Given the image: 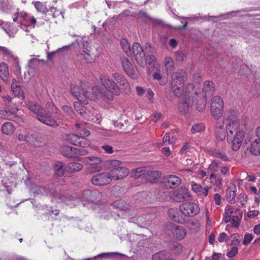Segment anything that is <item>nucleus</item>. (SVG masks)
Returning <instances> with one entry per match:
<instances>
[{
  "label": "nucleus",
  "instance_id": "nucleus-63",
  "mask_svg": "<svg viewBox=\"0 0 260 260\" xmlns=\"http://www.w3.org/2000/svg\"><path fill=\"white\" fill-rule=\"evenodd\" d=\"M259 214V211L256 210H253L250 211L248 212L247 216L249 218H252L254 217L255 216L258 215Z\"/></svg>",
  "mask_w": 260,
  "mask_h": 260
},
{
  "label": "nucleus",
  "instance_id": "nucleus-49",
  "mask_svg": "<svg viewBox=\"0 0 260 260\" xmlns=\"http://www.w3.org/2000/svg\"><path fill=\"white\" fill-rule=\"evenodd\" d=\"M241 236H239L238 234H234L231 236L230 238L231 240V244L233 245H237L240 243V240L239 239V238H240Z\"/></svg>",
  "mask_w": 260,
  "mask_h": 260
},
{
  "label": "nucleus",
  "instance_id": "nucleus-62",
  "mask_svg": "<svg viewBox=\"0 0 260 260\" xmlns=\"http://www.w3.org/2000/svg\"><path fill=\"white\" fill-rule=\"evenodd\" d=\"M62 110L68 115H71L73 113V109L68 106H63L62 108Z\"/></svg>",
  "mask_w": 260,
  "mask_h": 260
},
{
  "label": "nucleus",
  "instance_id": "nucleus-46",
  "mask_svg": "<svg viewBox=\"0 0 260 260\" xmlns=\"http://www.w3.org/2000/svg\"><path fill=\"white\" fill-rule=\"evenodd\" d=\"M112 77L117 82V84L118 83L119 85L121 84L123 81H125L126 79L121 74L118 73H114L112 74Z\"/></svg>",
  "mask_w": 260,
  "mask_h": 260
},
{
  "label": "nucleus",
  "instance_id": "nucleus-27",
  "mask_svg": "<svg viewBox=\"0 0 260 260\" xmlns=\"http://www.w3.org/2000/svg\"><path fill=\"white\" fill-rule=\"evenodd\" d=\"M214 89V84L212 81H206L204 82L203 90L205 94H212Z\"/></svg>",
  "mask_w": 260,
  "mask_h": 260
},
{
  "label": "nucleus",
  "instance_id": "nucleus-20",
  "mask_svg": "<svg viewBox=\"0 0 260 260\" xmlns=\"http://www.w3.org/2000/svg\"><path fill=\"white\" fill-rule=\"evenodd\" d=\"M82 169V164L77 162H70L64 168L66 172L72 173L79 172Z\"/></svg>",
  "mask_w": 260,
  "mask_h": 260
},
{
  "label": "nucleus",
  "instance_id": "nucleus-3",
  "mask_svg": "<svg viewBox=\"0 0 260 260\" xmlns=\"http://www.w3.org/2000/svg\"><path fill=\"white\" fill-rule=\"evenodd\" d=\"M27 107L29 110L37 115L38 119L42 123L52 126L57 127L58 124L57 122L51 118V115L44 108L36 103L29 102Z\"/></svg>",
  "mask_w": 260,
  "mask_h": 260
},
{
  "label": "nucleus",
  "instance_id": "nucleus-51",
  "mask_svg": "<svg viewBox=\"0 0 260 260\" xmlns=\"http://www.w3.org/2000/svg\"><path fill=\"white\" fill-rule=\"evenodd\" d=\"M74 151H75V157H76L78 155H85L88 153V151H87V150H86L83 148H75Z\"/></svg>",
  "mask_w": 260,
  "mask_h": 260
},
{
  "label": "nucleus",
  "instance_id": "nucleus-64",
  "mask_svg": "<svg viewBox=\"0 0 260 260\" xmlns=\"http://www.w3.org/2000/svg\"><path fill=\"white\" fill-rule=\"evenodd\" d=\"M184 57V54L182 51H177L176 52V57L178 61H182Z\"/></svg>",
  "mask_w": 260,
  "mask_h": 260
},
{
  "label": "nucleus",
  "instance_id": "nucleus-61",
  "mask_svg": "<svg viewBox=\"0 0 260 260\" xmlns=\"http://www.w3.org/2000/svg\"><path fill=\"white\" fill-rule=\"evenodd\" d=\"M215 155L218 158H221L224 161H228L229 157L224 154L220 152H217L215 153Z\"/></svg>",
  "mask_w": 260,
  "mask_h": 260
},
{
  "label": "nucleus",
  "instance_id": "nucleus-23",
  "mask_svg": "<svg viewBox=\"0 0 260 260\" xmlns=\"http://www.w3.org/2000/svg\"><path fill=\"white\" fill-rule=\"evenodd\" d=\"M173 235L178 240L183 239L186 235L185 229L182 226L176 225L173 229Z\"/></svg>",
  "mask_w": 260,
  "mask_h": 260
},
{
  "label": "nucleus",
  "instance_id": "nucleus-25",
  "mask_svg": "<svg viewBox=\"0 0 260 260\" xmlns=\"http://www.w3.org/2000/svg\"><path fill=\"white\" fill-rule=\"evenodd\" d=\"M148 168L145 167L138 168L132 171L131 176L135 178L139 177L144 178L147 173Z\"/></svg>",
  "mask_w": 260,
  "mask_h": 260
},
{
  "label": "nucleus",
  "instance_id": "nucleus-35",
  "mask_svg": "<svg viewBox=\"0 0 260 260\" xmlns=\"http://www.w3.org/2000/svg\"><path fill=\"white\" fill-rule=\"evenodd\" d=\"M85 162L89 165H99L102 163V159L101 157L91 156L86 157Z\"/></svg>",
  "mask_w": 260,
  "mask_h": 260
},
{
  "label": "nucleus",
  "instance_id": "nucleus-57",
  "mask_svg": "<svg viewBox=\"0 0 260 260\" xmlns=\"http://www.w3.org/2000/svg\"><path fill=\"white\" fill-rule=\"evenodd\" d=\"M121 164L122 161L118 160L112 159L109 161V165L113 167L114 168L121 167Z\"/></svg>",
  "mask_w": 260,
  "mask_h": 260
},
{
  "label": "nucleus",
  "instance_id": "nucleus-21",
  "mask_svg": "<svg viewBox=\"0 0 260 260\" xmlns=\"http://www.w3.org/2000/svg\"><path fill=\"white\" fill-rule=\"evenodd\" d=\"M161 173L158 171H150L148 168L145 178L149 182H154L160 176Z\"/></svg>",
  "mask_w": 260,
  "mask_h": 260
},
{
  "label": "nucleus",
  "instance_id": "nucleus-30",
  "mask_svg": "<svg viewBox=\"0 0 260 260\" xmlns=\"http://www.w3.org/2000/svg\"><path fill=\"white\" fill-rule=\"evenodd\" d=\"M250 151L254 155L260 154V139L259 138L251 143Z\"/></svg>",
  "mask_w": 260,
  "mask_h": 260
},
{
  "label": "nucleus",
  "instance_id": "nucleus-28",
  "mask_svg": "<svg viewBox=\"0 0 260 260\" xmlns=\"http://www.w3.org/2000/svg\"><path fill=\"white\" fill-rule=\"evenodd\" d=\"M170 254L166 251H160L152 256V260H172L170 258Z\"/></svg>",
  "mask_w": 260,
  "mask_h": 260
},
{
  "label": "nucleus",
  "instance_id": "nucleus-43",
  "mask_svg": "<svg viewBox=\"0 0 260 260\" xmlns=\"http://www.w3.org/2000/svg\"><path fill=\"white\" fill-rule=\"evenodd\" d=\"M205 128V125L203 123L194 124L191 127V132L192 134L200 133L203 131Z\"/></svg>",
  "mask_w": 260,
  "mask_h": 260
},
{
  "label": "nucleus",
  "instance_id": "nucleus-16",
  "mask_svg": "<svg viewBox=\"0 0 260 260\" xmlns=\"http://www.w3.org/2000/svg\"><path fill=\"white\" fill-rule=\"evenodd\" d=\"M18 111V109L17 108L11 109V111L4 110H0V118L20 122L21 121V118L19 116L15 115V113Z\"/></svg>",
  "mask_w": 260,
  "mask_h": 260
},
{
  "label": "nucleus",
  "instance_id": "nucleus-53",
  "mask_svg": "<svg viewBox=\"0 0 260 260\" xmlns=\"http://www.w3.org/2000/svg\"><path fill=\"white\" fill-rule=\"evenodd\" d=\"M236 196V191L230 190L228 194L229 202L231 204L235 202V197Z\"/></svg>",
  "mask_w": 260,
  "mask_h": 260
},
{
  "label": "nucleus",
  "instance_id": "nucleus-5",
  "mask_svg": "<svg viewBox=\"0 0 260 260\" xmlns=\"http://www.w3.org/2000/svg\"><path fill=\"white\" fill-rule=\"evenodd\" d=\"M226 130L228 142L232 143L231 147L234 151H238L240 149L244 139L245 135L244 132L242 131H237L234 136V131H235V129L233 130V129L231 128L230 129Z\"/></svg>",
  "mask_w": 260,
  "mask_h": 260
},
{
  "label": "nucleus",
  "instance_id": "nucleus-7",
  "mask_svg": "<svg viewBox=\"0 0 260 260\" xmlns=\"http://www.w3.org/2000/svg\"><path fill=\"white\" fill-rule=\"evenodd\" d=\"M179 211L185 216L192 217L200 212L199 205L193 202H185L179 206Z\"/></svg>",
  "mask_w": 260,
  "mask_h": 260
},
{
  "label": "nucleus",
  "instance_id": "nucleus-48",
  "mask_svg": "<svg viewBox=\"0 0 260 260\" xmlns=\"http://www.w3.org/2000/svg\"><path fill=\"white\" fill-rule=\"evenodd\" d=\"M101 148L105 153L108 154H112L114 152L113 147L107 144H104Z\"/></svg>",
  "mask_w": 260,
  "mask_h": 260
},
{
  "label": "nucleus",
  "instance_id": "nucleus-36",
  "mask_svg": "<svg viewBox=\"0 0 260 260\" xmlns=\"http://www.w3.org/2000/svg\"><path fill=\"white\" fill-rule=\"evenodd\" d=\"M75 126L77 128V133L81 136L87 137L89 136L90 132L88 130L85 129L84 126L82 124L77 123L75 124Z\"/></svg>",
  "mask_w": 260,
  "mask_h": 260
},
{
  "label": "nucleus",
  "instance_id": "nucleus-44",
  "mask_svg": "<svg viewBox=\"0 0 260 260\" xmlns=\"http://www.w3.org/2000/svg\"><path fill=\"white\" fill-rule=\"evenodd\" d=\"M153 78L159 81V83L161 85H165L168 82V79L166 77H162L160 73L155 72L153 75Z\"/></svg>",
  "mask_w": 260,
  "mask_h": 260
},
{
  "label": "nucleus",
  "instance_id": "nucleus-40",
  "mask_svg": "<svg viewBox=\"0 0 260 260\" xmlns=\"http://www.w3.org/2000/svg\"><path fill=\"white\" fill-rule=\"evenodd\" d=\"M164 64L167 71H171L174 67L173 59L169 56L166 57L164 60Z\"/></svg>",
  "mask_w": 260,
  "mask_h": 260
},
{
  "label": "nucleus",
  "instance_id": "nucleus-17",
  "mask_svg": "<svg viewBox=\"0 0 260 260\" xmlns=\"http://www.w3.org/2000/svg\"><path fill=\"white\" fill-rule=\"evenodd\" d=\"M190 196L187 188L185 187L179 188L175 192L174 199L178 202H182L185 200H188Z\"/></svg>",
  "mask_w": 260,
  "mask_h": 260
},
{
  "label": "nucleus",
  "instance_id": "nucleus-56",
  "mask_svg": "<svg viewBox=\"0 0 260 260\" xmlns=\"http://www.w3.org/2000/svg\"><path fill=\"white\" fill-rule=\"evenodd\" d=\"M253 237L251 234L246 233L244 236V238L243 241V244L244 245H248L252 240Z\"/></svg>",
  "mask_w": 260,
  "mask_h": 260
},
{
  "label": "nucleus",
  "instance_id": "nucleus-45",
  "mask_svg": "<svg viewBox=\"0 0 260 260\" xmlns=\"http://www.w3.org/2000/svg\"><path fill=\"white\" fill-rule=\"evenodd\" d=\"M113 206L116 209H119L121 210H124L127 209V207L125 205V203L123 200H119L115 201L113 203Z\"/></svg>",
  "mask_w": 260,
  "mask_h": 260
},
{
  "label": "nucleus",
  "instance_id": "nucleus-2",
  "mask_svg": "<svg viewBox=\"0 0 260 260\" xmlns=\"http://www.w3.org/2000/svg\"><path fill=\"white\" fill-rule=\"evenodd\" d=\"M186 79V73L183 70H178L173 73L171 81V90L176 96L181 98L185 92L184 86Z\"/></svg>",
  "mask_w": 260,
  "mask_h": 260
},
{
  "label": "nucleus",
  "instance_id": "nucleus-37",
  "mask_svg": "<svg viewBox=\"0 0 260 260\" xmlns=\"http://www.w3.org/2000/svg\"><path fill=\"white\" fill-rule=\"evenodd\" d=\"M80 136L74 134L67 135L64 138L66 141L74 145H77Z\"/></svg>",
  "mask_w": 260,
  "mask_h": 260
},
{
  "label": "nucleus",
  "instance_id": "nucleus-42",
  "mask_svg": "<svg viewBox=\"0 0 260 260\" xmlns=\"http://www.w3.org/2000/svg\"><path fill=\"white\" fill-rule=\"evenodd\" d=\"M90 144V142L87 139L85 138L84 137L80 136L76 146L85 148L89 146Z\"/></svg>",
  "mask_w": 260,
  "mask_h": 260
},
{
  "label": "nucleus",
  "instance_id": "nucleus-54",
  "mask_svg": "<svg viewBox=\"0 0 260 260\" xmlns=\"http://www.w3.org/2000/svg\"><path fill=\"white\" fill-rule=\"evenodd\" d=\"M122 86V88L126 93H128L131 91V88L129 85V83L127 81L125 80V81H123L121 84L120 85Z\"/></svg>",
  "mask_w": 260,
  "mask_h": 260
},
{
  "label": "nucleus",
  "instance_id": "nucleus-26",
  "mask_svg": "<svg viewBox=\"0 0 260 260\" xmlns=\"http://www.w3.org/2000/svg\"><path fill=\"white\" fill-rule=\"evenodd\" d=\"M100 194V192L96 191H91L90 190H85L82 193L80 197L82 200L86 201H93L94 198L92 197L94 195Z\"/></svg>",
  "mask_w": 260,
  "mask_h": 260
},
{
  "label": "nucleus",
  "instance_id": "nucleus-8",
  "mask_svg": "<svg viewBox=\"0 0 260 260\" xmlns=\"http://www.w3.org/2000/svg\"><path fill=\"white\" fill-rule=\"evenodd\" d=\"M100 78L102 84L110 92L115 95L120 94V90L116 82L110 80L105 75H101Z\"/></svg>",
  "mask_w": 260,
  "mask_h": 260
},
{
  "label": "nucleus",
  "instance_id": "nucleus-38",
  "mask_svg": "<svg viewBox=\"0 0 260 260\" xmlns=\"http://www.w3.org/2000/svg\"><path fill=\"white\" fill-rule=\"evenodd\" d=\"M120 45L125 53L129 56L131 55V46L126 39H122L120 41Z\"/></svg>",
  "mask_w": 260,
  "mask_h": 260
},
{
  "label": "nucleus",
  "instance_id": "nucleus-19",
  "mask_svg": "<svg viewBox=\"0 0 260 260\" xmlns=\"http://www.w3.org/2000/svg\"><path fill=\"white\" fill-rule=\"evenodd\" d=\"M191 188L193 191L199 195L207 196L208 193L209 187L206 186L203 187L200 184L193 182L191 184Z\"/></svg>",
  "mask_w": 260,
  "mask_h": 260
},
{
  "label": "nucleus",
  "instance_id": "nucleus-50",
  "mask_svg": "<svg viewBox=\"0 0 260 260\" xmlns=\"http://www.w3.org/2000/svg\"><path fill=\"white\" fill-rule=\"evenodd\" d=\"M11 8V6L8 4V0H2L1 1V8L4 11L7 12Z\"/></svg>",
  "mask_w": 260,
  "mask_h": 260
},
{
  "label": "nucleus",
  "instance_id": "nucleus-15",
  "mask_svg": "<svg viewBox=\"0 0 260 260\" xmlns=\"http://www.w3.org/2000/svg\"><path fill=\"white\" fill-rule=\"evenodd\" d=\"M120 62L121 63L122 68L125 73L131 78H135V75L134 73V69L133 66L130 62V60L125 57H121L120 58Z\"/></svg>",
  "mask_w": 260,
  "mask_h": 260
},
{
  "label": "nucleus",
  "instance_id": "nucleus-4",
  "mask_svg": "<svg viewBox=\"0 0 260 260\" xmlns=\"http://www.w3.org/2000/svg\"><path fill=\"white\" fill-rule=\"evenodd\" d=\"M194 86L192 83H188L185 87V92L182 96L183 100L178 104V110L182 114H185L188 112L190 108L192 106V92Z\"/></svg>",
  "mask_w": 260,
  "mask_h": 260
},
{
  "label": "nucleus",
  "instance_id": "nucleus-9",
  "mask_svg": "<svg viewBox=\"0 0 260 260\" xmlns=\"http://www.w3.org/2000/svg\"><path fill=\"white\" fill-rule=\"evenodd\" d=\"M133 53L137 63L141 67L145 66V53L142 47L138 43L133 44L132 47Z\"/></svg>",
  "mask_w": 260,
  "mask_h": 260
},
{
  "label": "nucleus",
  "instance_id": "nucleus-13",
  "mask_svg": "<svg viewBox=\"0 0 260 260\" xmlns=\"http://www.w3.org/2000/svg\"><path fill=\"white\" fill-rule=\"evenodd\" d=\"M181 183V180L176 175H170L164 178L162 183L167 188H175Z\"/></svg>",
  "mask_w": 260,
  "mask_h": 260
},
{
  "label": "nucleus",
  "instance_id": "nucleus-12",
  "mask_svg": "<svg viewBox=\"0 0 260 260\" xmlns=\"http://www.w3.org/2000/svg\"><path fill=\"white\" fill-rule=\"evenodd\" d=\"M237 112L232 109H229L225 112L224 118L228 122L226 129H230L231 128L234 129V126L237 125Z\"/></svg>",
  "mask_w": 260,
  "mask_h": 260
},
{
  "label": "nucleus",
  "instance_id": "nucleus-39",
  "mask_svg": "<svg viewBox=\"0 0 260 260\" xmlns=\"http://www.w3.org/2000/svg\"><path fill=\"white\" fill-rule=\"evenodd\" d=\"M213 106H215V107L223 106V102L220 96L216 95L212 98L211 102V107H213Z\"/></svg>",
  "mask_w": 260,
  "mask_h": 260
},
{
  "label": "nucleus",
  "instance_id": "nucleus-52",
  "mask_svg": "<svg viewBox=\"0 0 260 260\" xmlns=\"http://www.w3.org/2000/svg\"><path fill=\"white\" fill-rule=\"evenodd\" d=\"M50 193L52 194L53 197L55 198H59L62 200V201L65 202V197L64 196L61 195L60 193H58L57 191H55L53 189H50Z\"/></svg>",
  "mask_w": 260,
  "mask_h": 260
},
{
  "label": "nucleus",
  "instance_id": "nucleus-58",
  "mask_svg": "<svg viewBox=\"0 0 260 260\" xmlns=\"http://www.w3.org/2000/svg\"><path fill=\"white\" fill-rule=\"evenodd\" d=\"M156 60V58L153 55H148L146 58H145L144 62H147L149 65L153 64Z\"/></svg>",
  "mask_w": 260,
  "mask_h": 260
},
{
  "label": "nucleus",
  "instance_id": "nucleus-31",
  "mask_svg": "<svg viewBox=\"0 0 260 260\" xmlns=\"http://www.w3.org/2000/svg\"><path fill=\"white\" fill-rule=\"evenodd\" d=\"M66 166L64 164L61 162H56L54 166V170L55 174L58 176L61 177L64 175L66 170L64 169Z\"/></svg>",
  "mask_w": 260,
  "mask_h": 260
},
{
  "label": "nucleus",
  "instance_id": "nucleus-60",
  "mask_svg": "<svg viewBox=\"0 0 260 260\" xmlns=\"http://www.w3.org/2000/svg\"><path fill=\"white\" fill-rule=\"evenodd\" d=\"M232 224L234 227H238L240 223V219L238 216H233L231 221Z\"/></svg>",
  "mask_w": 260,
  "mask_h": 260
},
{
  "label": "nucleus",
  "instance_id": "nucleus-41",
  "mask_svg": "<svg viewBox=\"0 0 260 260\" xmlns=\"http://www.w3.org/2000/svg\"><path fill=\"white\" fill-rule=\"evenodd\" d=\"M0 50L6 54L14 58V60L16 62L17 67L20 69V67L19 66V60L18 58L17 57H15L12 53V52L9 50L7 48L5 47L0 46Z\"/></svg>",
  "mask_w": 260,
  "mask_h": 260
},
{
  "label": "nucleus",
  "instance_id": "nucleus-6",
  "mask_svg": "<svg viewBox=\"0 0 260 260\" xmlns=\"http://www.w3.org/2000/svg\"><path fill=\"white\" fill-rule=\"evenodd\" d=\"M84 118L93 123L100 124L101 121V116L98 113V111L92 107L88 108L84 106L80 110L79 114Z\"/></svg>",
  "mask_w": 260,
  "mask_h": 260
},
{
  "label": "nucleus",
  "instance_id": "nucleus-34",
  "mask_svg": "<svg viewBox=\"0 0 260 260\" xmlns=\"http://www.w3.org/2000/svg\"><path fill=\"white\" fill-rule=\"evenodd\" d=\"M32 4L38 12L42 13H46L48 12V9L45 3L37 1L33 2Z\"/></svg>",
  "mask_w": 260,
  "mask_h": 260
},
{
  "label": "nucleus",
  "instance_id": "nucleus-14",
  "mask_svg": "<svg viewBox=\"0 0 260 260\" xmlns=\"http://www.w3.org/2000/svg\"><path fill=\"white\" fill-rule=\"evenodd\" d=\"M79 46L81 57H83L86 61L91 62L92 57L89 54L90 47L89 46L88 42L85 40L81 41L80 43H79Z\"/></svg>",
  "mask_w": 260,
  "mask_h": 260
},
{
  "label": "nucleus",
  "instance_id": "nucleus-55",
  "mask_svg": "<svg viewBox=\"0 0 260 260\" xmlns=\"http://www.w3.org/2000/svg\"><path fill=\"white\" fill-rule=\"evenodd\" d=\"M46 107L48 109H50V111L48 112L50 115V113H57L58 109L55 106V105L51 103H48L46 104Z\"/></svg>",
  "mask_w": 260,
  "mask_h": 260
},
{
  "label": "nucleus",
  "instance_id": "nucleus-59",
  "mask_svg": "<svg viewBox=\"0 0 260 260\" xmlns=\"http://www.w3.org/2000/svg\"><path fill=\"white\" fill-rule=\"evenodd\" d=\"M238 251V249L236 246H233L231 250L227 253V256L229 257H232L234 256Z\"/></svg>",
  "mask_w": 260,
  "mask_h": 260
},
{
  "label": "nucleus",
  "instance_id": "nucleus-22",
  "mask_svg": "<svg viewBox=\"0 0 260 260\" xmlns=\"http://www.w3.org/2000/svg\"><path fill=\"white\" fill-rule=\"evenodd\" d=\"M74 149V147L64 145L60 148L59 151L64 156L70 158H75Z\"/></svg>",
  "mask_w": 260,
  "mask_h": 260
},
{
  "label": "nucleus",
  "instance_id": "nucleus-47",
  "mask_svg": "<svg viewBox=\"0 0 260 260\" xmlns=\"http://www.w3.org/2000/svg\"><path fill=\"white\" fill-rule=\"evenodd\" d=\"M215 133L216 134V136L217 137V138L221 141H222L224 140L225 138V135L224 129H215Z\"/></svg>",
  "mask_w": 260,
  "mask_h": 260
},
{
  "label": "nucleus",
  "instance_id": "nucleus-11",
  "mask_svg": "<svg viewBox=\"0 0 260 260\" xmlns=\"http://www.w3.org/2000/svg\"><path fill=\"white\" fill-rule=\"evenodd\" d=\"M112 179L118 180L125 178L129 173V170L124 167L113 168L109 171Z\"/></svg>",
  "mask_w": 260,
  "mask_h": 260
},
{
  "label": "nucleus",
  "instance_id": "nucleus-29",
  "mask_svg": "<svg viewBox=\"0 0 260 260\" xmlns=\"http://www.w3.org/2000/svg\"><path fill=\"white\" fill-rule=\"evenodd\" d=\"M223 106H219L218 107H211V113L214 119H219L221 117L223 114Z\"/></svg>",
  "mask_w": 260,
  "mask_h": 260
},
{
  "label": "nucleus",
  "instance_id": "nucleus-10",
  "mask_svg": "<svg viewBox=\"0 0 260 260\" xmlns=\"http://www.w3.org/2000/svg\"><path fill=\"white\" fill-rule=\"evenodd\" d=\"M109 172H104L94 175L91 178V182L93 184L99 186H103L108 184L111 181Z\"/></svg>",
  "mask_w": 260,
  "mask_h": 260
},
{
  "label": "nucleus",
  "instance_id": "nucleus-24",
  "mask_svg": "<svg viewBox=\"0 0 260 260\" xmlns=\"http://www.w3.org/2000/svg\"><path fill=\"white\" fill-rule=\"evenodd\" d=\"M192 100V103L196 102V108L199 111H203L205 109L207 103L205 96L203 95L198 100H197L195 96H193Z\"/></svg>",
  "mask_w": 260,
  "mask_h": 260
},
{
  "label": "nucleus",
  "instance_id": "nucleus-32",
  "mask_svg": "<svg viewBox=\"0 0 260 260\" xmlns=\"http://www.w3.org/2000/svg\"><path fill=\"white\" fill-rule=\"evenodd\" d=\"M9 75L8 68L6 64L0 63V77L4 81H7Z\"/></svg>",
  "mask_w": 260,
  "mask_h": 260
},
{
  "label": "nucleus",
  "instance_id": "nucleus-33",
  "mask_svg": "<svg viewBox=\"0 0 260 260\" xmlns=\"http://www.w3.org/2000/svg\"><path fill=\"white\" fill-rule=\"evenodd\" d=\"M15 130L14 126L11 122H6L2 126V131L3 133L6 135H10L12 134Z\"/></svg>",
  "mask_w": 260,
  "mask_h": 260
},
{
  "label": "nucleus",
  "instance_id": "nucleus-1",
  "mask_svg": "<svg viewBox=\"0 0 260 260\" xmlns=\"http://www.w3.org/2000/svg\"><path fill=\"white\" fill-rule=\"evenodd\" d=\"M71 91L74 96L84 104L88 103V100L95 101L101 98H103L104 100L113 99L112 95H108L107 92L98 85L90 87L82 83L80 86L72 84Z\"/></svg>",
  "mask_w": 260,
  "mask_h": 260
},
{
  "label": "nucleus",
  "instance_id": "nucleus-18",
  "mask_svg": "<svg viewBox=\"0 0 260 260\" xmlns=\"http://www.w3.org/2000/svg\"><path fill=\"white\" fill-rule=\"evenodd\" d=\"M11 89L15 96L22 100L24 99V91L22 90L21 86L19 85L18 81L15 79H13L11 84Z\"/></svg>",
  "mask_w": 260,
  "mask_h": 260
}]
</instances>
